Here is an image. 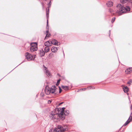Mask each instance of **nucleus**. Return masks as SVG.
I'll return each mask as SVG.
<instances>
[{"mask_svg":"<svg viewBox=\"0 0 132 132\" xmlns=\"http://www.w3.org/2000/svg\"><path fill=\"white\" fill-rule=\"evenodd\" d=\"M57 48L56 47H53L51 48V51L53 52H56L57 51Z\"/></svg>","mask_w":132,"mask_h":132,"instance_id":"ddd939ff","label":"nucleus"},{"mask_svg":"<svg viewBox=\"0 0 132 132\" xmlns=\"http://www.w3.org/2000/svg\"><path fill=\"white\" fill-rule=\"evenodd\" d=\"M62 87L63 89H64L65 90H66L68 89V86H62Z\"/></svg>","mask_w":132,"mask_h":132,"instance_id":"412c9836","label":"nucleus"},{"mask_svg":"<svg viewBox=\"0 0 132 132\" xmlns=\"http://www.w3.org/2000/svg\"><path fill=\"white\" fill-rule=\"evenodd\" d=\"M47 8L46 9V16L47 17V26H48V12L49 9H48V11H47Z\"/></svg>","mask_w":132,"mask_h":132,"instance_id":"f8f14e48","label":"nucleus"},{"mask_svg":"<svg viewBox=\"0 0 132 132\" xmlns=\"http://www.w3.org/2000/svg\"><path fill=\"white\" fill-rule=\"evenodd\" d=\"M56 108L54 110L52 111L50 113L49 117L51 119H53L55 122L59 121V119L63 120L65 118V115L64 114L63 110L65 108H62L61 109L60 108Z\"/></svg>","mask_w":132,"mask_h":132,"instance_id":"f257e3e1","label":"nucleus"},{"mask_svg":"<svg viewBox=\"0 0 132 132\" xmlns=\"http://www.w3.org/2000/svg\"><path fill=\"white\" fill-rule=\"evenodd\" d=\"M44 67L43 70L45 74L48 76L49 77L50 76L51 74L50 72L47 69V68L44 65H43Z\"/></svg>","mask_w":132,"mask_h":132,"instance_id":"423d86ee","label":"nucleus"},{"mask_svg":"<svg viewBox=\"0 0 132 132\" xmlns=\"http://www.w3.org/2000/svg\"><path fill=\"white\" fill-rule=\"evenodd\" d=\"M130 109L131 110H132V105H131V107H130Z\"/></svg>","mask_w":132,"mask_h":132,"instance_id":"2f4dec72","label":"nucleus"},{"mask_svg":"<svg viewBox=\"0 0 132 132\" xmlns=\"http://www.w3.org/2000/svg\"><path fill=\"white\" fill-rule=\"evenodd\" d=\"M107 6L108 7H111L113 5V3L111 1H108L106 4Z\"/></svg>","mask_w":132,"mask_h":132,"instance_id":"4468645a","label":"nucleus"},{"mask_svg":"<svg viewBox=\"0 0 132 132\" xmlns=\"http://www.w3.org/2000/svg\"><path fill=\"white\" fill-rule=\"evenodd\" d=\"M31 47H34L35 46H37V44L36 43H31L30 44Z\"/></svg>","mask_w":132,"mask_h":132,"instance_id":"aec40b11","label":"nucleus"},{"mask_svg":"<svg viewBox=\"0 0 132 132\" xmlns=\"http://www.w3.org/2000/svg\"><path fill=\"white\" fill-rule=\"evenodd\" d=\"M48 26H47L46 27V29H47V30L46 31V37H45V39L47 37H49L50 36V34L48 32Z\"/></svg>","mask_w":132,"mask_h":132,"instance_id":"1a4fd4ad","label":"nucleus"},{"mask_svg":"<svg viewBox=\"0 0 132 132\" xmlns=\"http://www.w3.org/2000/svg\"><path fill=\"white\" fill-rule=\"evenodd\" d=\"M68 127L66 126L62 127L60 125H58L57 127L55 129H52L49 130V132H63L68 130Z\"/></svg>","mask_w":132,"mask_h":132,"instance_id":"7ed1b4c3","label":"nucleus"},{"mask_svg":"<svg viewBox=\"0 0 132 132\" xmlns=\"http://www.w3.org/2000/svg\"><path fill=\"white\" fill-rule=\"evenodd\" d=\"M112 10H111V9H110L109 10V11L110 12H111H111H112Z\"/></svg>","mask_w":132,"mask_h":132,"instance_id":"c85d7f7f","label":"nucleus"},{"mask_svg":"<svg viewBox=\"0 0 132 132\" xmlns=\"http://www.w3.org/2000/svg\"><path fill=\"white\" fill-rule=\"evenodd\" d=\"M26 58L28 61L32 60V55L28 52L26 53L25 54Z\"/></svg>","mask_w":132,"mask_h":132,"instance_id":"39448f33","label":"nucleus"},{"mask_svg":"<svg viewBox=\"0 0 132 132\" xmlns=\"http://www.w3.org/2000/svg\"><path fill=\"white\" fill-rule=\"evenodd\" d=\"M59 93H60L62 91V90L60 87H59Z\"/></svg>","mask_w":132,"mask_h":132,"instance_id":"bb28decb","label":"nucleus"},{"mask_svg":"<svg viewBox=\"0 0 132 132\" xmlns=\"http://www.w3.org/2000/svg\"><path fill=\"white\" fill-rule=\"evenodd\" d=\"M44 45L46 47H49L51 46L52 43L51 42V41H48L44 43Z\"/></svg>","mask_w":132,"mask_h":132,"instance_id":"0eeeda50","label":"nucleus"},{"mask_svg":"<svg viewBox=\"0 0 132 132\" xmlns=\"http://www.w3.org/2000/svg\"><path fill=\"white\" fill-rule=\"evenodd\" d=\"M130 118H129L128 119V120L126 121V122L125 123V124L123 125V126H125L127 125L130 121H128V120Z\"/></svg>","mask_w":132,"mask_h":132,"instance_id":"4be33fe9","label":"nucleus"},{"mask_svg":"<svg viewBox=\"0 0 132 132\" xmlns=\"http://www.w3.org/2000/svg\"><path fill=\"white\" fill-rule=\"evenodd\" d=\"M56 89V88L55 86H52L50 88L48 86H46L45 89V92L47 95H49L51 93L55 94L56 93L55 92Z\"/></svg>","mask_w":132,"mask_h":132,"instance_id":"20e7f679","label":"nucleus"},{"mask_svg":"<svg viewBox=\"0 0 132 132\" xmlns=\"http://www.w3.org/2000/svg\"><path fill=\"white\" fill-rule=\"evenodd\" d=\"M64 114L65 116H67L69 114V111L68 110H63Z\"/></svg>","mask_w":132,"mask_h":132,"instance_id":"a211bd4d","label":"nucleus"},{"mask_svg":"<svg viewBox=\"0 0 132 132\" xmlns=\"http://www.w3.org/2000/svg\"><path fill=\"white\" fill-rule=\"evenodd\" d=\"M51 55H52V53H50L49 55V56H50Z\"/></svg>","mask_w":132,"mask_h":132,"instance_id":"7c9ffc66","label":"nucleus"},{"mask_svg":"<svg viewBox=\"0 0 132 132\" xmlns=\"http://www.w3.org/2000/svg\"><path fill=\"white\" fill-rule=\"evenodd\" d=\"M120 2L122 3H125L127 2H132V0H120Z\"/></svg>","mask_w":132,"mask_h":132,"instance_id":"9b49d317","label":"nucleus"},{"mask_svg":"<svg viewBox=\"0 0 132 132\" xmlns=\"http://www.w3.org/2000/svg\"><path fill=\"white\" fill-rule=\"evenodd\" d=\"M131 72V70L129 68L127 69L125 71V73L126 74H129Z\"/></svg>","mask_w":132,"mask_h":132,"instance_id":"6ab92c4d","label":"nucleus"},{"mask_svg":"<svg viewBox=\"0 0 132 132\" xmlns=\"http://www.w3.org/2000/svg\"><path fill=\"white\" fill-rule=\"evenodd\" d=\"M115 18L114 17L113 18H112V20H111V22L113 23L114 22L115 20Z\"/></svg>","mask_w":132,"mask_h":132,"instance_id":"393cba45","label":"nucleus"},{"mask_svg":"<svg viewBox=\"0 0 132 132\" xmlns=\"http://www.w3.org/2000/svg\"><path fill=\"white\" fill-rule=\"evenodd\" d=\"M40 55L41 56H43L45 54V52L42 49L40 51Z\"/></svg>","mask_w":132,"mask_h":132,"instance_id":"2eb2a0df","label":"nucleus"},{"mask_svg":"<svg viewBox=\"0 0 132 132\" xmlns=\"http://www.w3.org/2000/svg\"><path fill=\"white\" fill-rule=\"evenodd\" d=\"M50 51L49 48L48 47H46L44 48V51L45 53H47Z\"/></svg>","mask_w":132,"mask_h":132,"instance_id":"f3484780","label":"nucleus"},{"mask_svg":"<svg viewBox=\"0 0 132 132\" xmlns=\"http://www.w3.org/2000/svg\"><path fill=\"white\" fill-rule=\"evenodd\" d=\"M37 46H35L34 47H31L30 48V50L32 52H33L37 50Z\"/></svg>","mask_w":132,"mask_h":132,"instance_id":"9d476101","label":"nucleus"},{"mask_svg":"<svg viewBox=\"0 0 132 132\" xmlns=\"http://www.w3.org/2000/svg\"><path fill=\"white\" fill-rule=\"evenodd\" d=\"M62 103H62H62H61L60 104H62Z\"/></svg>","mask_w":132,"mask_h":132,"instance_id":"473e14b6","label":"nucleus"},{"mask_svg":"<svg viewBox=\"0 0 132 132\" xmlns=\"http://www.w3.org/2000/svg\"><path fill=\"white\" fill-rule=\"evenodd\" d=\"M117 10L116 14L119 16L122 13H125L127 11H129L130 10V8L128 6H126L125 7L121 4L118 5L117 6Z\"/></svg>","mask_w":132,"mask_h":132,"instance_id":"f03ea898","label":"nucleus"},{"mask_svg":"<svg viewBox=\"0 0 132 132\" xmlns=\"http://www.w3.org/2000/svg\"><path fill=\"white\" fill-rule=\"evenodd\" d=\"M60 79H59V80H57V83L56 84V85H58L59 84V83L60 82Z\"/></svg>","mask_w":132,"mask_h":132,"instance_id":"a878e982","label":"nucleus"},{"mask_svg":"<svg viewBox=\"0 0 132 132\" xmlns=\"http://www.w3.org/2000/svg\"><path fill=\"white\" fill-rule=\"evenodd\" d=\"M51 102H52V101H51L49 100L48 101V103L50 104V103H51Z\"/></svg>","mask_w":132,"mask_h":132,"instance_id":"cd10ccee","label":"nucleus"},{"mask_svg":"<svg viewBox=\"0 0 132 132\" xmlns=\"http://www.w3.org/2000/svg\"><path fill=\"white\" fill-rule=\"evenodd\" d=\"M87 88L89 89H94L95 88L93 87V86H90V87H87Z\"/></svg>","mask_w":132,"mask_h":132,"instance_id":"5701e85b","label":"nucleus"},{"mask_svg":"<svg viewBox=\"0 0 132 132\" xmlns=\"http://www.w3.org/2000/svg\"><path fill=\"white\" fill-rule=\"evenodd\" d=\"M86 89V88H84L83 89H82L83 90H85V89Z\"/></svg>","mask_w":132,"mask_h":132,"instance_id":"c756f323","label":"nucleus"},{"mask_svg":"<svg viewBox=\"0 0 132 132\" xmlns=\"http://www.w3.org/2000/svg\"><path fill=\"white\" fill-rule=\"evenodd\" d=\"M51 42L53 44L55 45H59L57 41L55 39H53L52 41H51Z\"/></svg>","mask_w":132,"mask_h":132,"instance_id":"6e6552de","label":"nucleus"},{"mask_svg":"<svg viewBox=\"0 0 132 132\" xmlns=\"http://www.w3.org/2000/svg\"><path fill=\"white\" fill-rule=\"evenodd\" d=\"M132 82V80L131 79L129 80V81L127 82V84L130 85Z\"/></svg>","mask_w":132,"mask_h":132,"instance_id":"b1692460","label":"nucleus"},{"mask_svg":"<svg viewBox=\"0 0 132 132\" xmlns=\"http://www.w3.org/2000/svg\"><path fill=\"white\" fill-rule=\"evenodd\" d=\"M123 91L125 93H127L128 91V88L126 86L123 87Z\"/></svg>","mask_w":132,"mask_h":132,"instance_id":"dca6fc26","label":"nucleus"}]
</instances>
